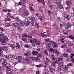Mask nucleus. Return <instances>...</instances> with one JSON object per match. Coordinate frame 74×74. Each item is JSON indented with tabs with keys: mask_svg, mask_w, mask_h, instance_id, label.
Here are the masks:
<instances>
[{
	"mask_svg": "<svg viewBox=\"0 0 74 74\" xmlns=\"http://www.w3.org/2000/svg\"><path fill=\"white\" fill-rule=\"evenodd\" d=\"M69 38H70V39H71V40H74V36L72 35H70L69 36Z\"/></svg>",
	"mask_w": 74,
	"mask_h": 74,
	"instance_id": "nucleus-20",
	"label": "nucleus"
},
{
	"mask_svg": "<svg viewBox=\"0 0 74 74\" xmlns=\"http://www.w3.org/2000/svg\"><path fill=\"white\" fill-rule=\"evenodd\" d=\"M6 70L8 71H11V69L9 67L6 68Z\"/></svg>",
	"mask_w": 74,
	"mask_h": 74,
	"instance_id": "nucleus-23",
	"label": "nucleus"
},
{
	"mask_svg": "<svg viewBox=\"0 0 74 74\" xmlns=\"http://www.w3.org/2000/svg\"><path fill=\"white\" fill-rule=\"evenodd\" d=\"M63 34H65V35H67V34H68V32H67V31H64L63 32Z\"/></svg>",
	"mask_w": 74,
	"mask_h": 74,
	"instance_id": "nucleus-25",
	"label": "nucleus"
},
{
	"mask_svg": "<svg viewBox=\"0 0 74 74\" xmlns=\"http://www.w3.org/2000/svg\"><path fill=\"white\" fill-rule=\"evenodd\" d=\"M64 27L66 29H68L69 27L66 25H65Z\"/></svg>",
	"mask_w": 74,
	"mask_h": 74,
	"instance_id": "nucleus-40",
	"label": "nucleus"
},
{
	"mask_svg": "<svg viewBox=\"0 0 74 74\" xmlns=\"http://www.w3.org/2000/svg\"><path fill=\"white\" fill-rule=\"evenodd\" d=\"M23 15L24 16H27L29 15V12L27 11H25L24 13H23Z\"/></svg>",
	"mask_w": 74,
	"mask_h": 74,
	"instance_id": "nucleus-10",
	"label": "nucleus"
},
{
	"mask_svg": "<svg viewBox=\"0 0 74 74\" xmlns=\"http://www.w3.org/2000/svg\"><path fill=\"white\" fill-rule=\"evenodd\" d=\"M22 59V57L20 56L17 57L15 59V60L17 62H19V63H21V61Z\"/></svg>",
	"mask_w": 74,
	"mask_h": 74,
	"instance_id": "nucleus-5",
	"label": "nucleus"
},
{
	"mask_svg": "<svg viewBox=\"0 0 74 74\" xmlns=\"http://www.w3.org/2000/svg\"><path fill=\"white\" fill-rule=\"evenodd\" d=\"M66 43H64L63 45H62L60 47L62 48H66L67 47V45H66Z\"/></svg>",
	"mask_w": 74,
	"mask_h": 74,
	"instance_id": "nucleus-12",
	"label": "nucleus"
},
{
	"mask_svg": "<svg viewBox=\"0 0 74 74\" xmlns=\"http://www.w3.org/2000/svg\"><path fill=\"white\" fill-rule=\"evenodd\" d=\"M63 55L64 56V57H65L67 59H69V57L68 56V54L67 53H64L63 54Z\"/></svg>",
	"mask_w": 74,
	"mask_h": 74,
	"instance_id": "nucleus-13",
	"label": "nucleus"
},
{
	"mask_svg": "<svg viewBox=\"0 0 74 74\" xmlns=\"http://www.w3.org/2000/svg\"><path fill=\"white\" fill-rule=\"evenodd\" d=\"M52 59L53 60V61H55V60H56L57 59V58H55V57H54V58H52Z\"/></svg>",
	"mask_w": 74,
	"mask_h": 74,
	"instance_id": "nucleus-37",
	"label": "nucleus"
},
{
	"mask_svg": "<svg viewBox=\"0 0 74 74\" xmlns=\"http://www.w3.org/2000/svg\"><path fill=\"white\" fill-rule=\"evenodd\" d=\"M29 8L32 11H34V9L32 7H29Z\"/></svg>",
	"mask_w": 74,
	"mask_h": 74,
	"instance_id": "nucleus-50",
	"label": "nucleus"
},
{
	"mask_svg": "<svg viewBox=\"0 0 74 74\" xmlns=\"http://www.w3.org/2000/svg\"><path fill=\"white\" fill-rule=\"evenodd\" d=\"M25 47L26 48H30V45H25Z\"/></svg>",
	"mask_w": 74,
	"mask_h": 74,
	"instance_id": "nucleus-39",
	"label": "nucleus"
},
{
	"mask_svg": "<svg viewBox=\"0 0 74 74\" xmlns=\"http://www.w3.org/2000/svg\"><path fill=\"white\" fill-rule=\"evenodd\" d=\"M51 40V39H49V38H48L46 39V41L47 42H50Z\"/></svg>",
	"mask_w": 74,
	"mask_h": 74,
	"instance_id": "nucleus-36",
	"label": "nucleus"
},
{
	"mask_svg": "<svg viewBox=\"0 0 74 74\" xmlns=\"http://www.w3.org/2000/svg\"><path fill=\"white\" fill-rule=\"evenodd\" d=\"M29 57H26L25 59L26 62H27V63H29L30 62V61L29 60Z\"/></svg>",
	"mask_w": 74,
	"mask_h": 74,
	"instance_id": "nucleus-8",
	"label": "nucleus"
},
{
	"mask_svg": "<svg viewBox=\"0 0 74 74\" xmlns=\"http://www.w3.org/2000/svg\"><path fill=\"white\" fill-rule=\"evenodd\" d=\"M48 48H50V47H51V43H48Z\"/></svg>",
	"mask_w": 74,
	"mask_h": 74,
	"instance_id": "nucleus-61",
	"label": "nucleus"
},
{
	"mask_svg": "<svg viewBox=\"0 0 74 74\" xmlns=\"http://www.w3.org/2000/svg\"><path fill=\"white\" fill-rule=\"evenodd\" d=\"M32 33H36V30H32Z\"/></svg>",
	"mask_w": 74,
	"mask_h": 74,
	"instance_id": "nucleus-62",
	"label": "nucleus"
},
{
	"mask_svg": "<svg viewBox=\"0 0 74 74\" xmlns=\"http://www.w3.org/2000/svg\"><path fill=\"white\" fill-rule=\"evenodd\" d=\"M62 67L64 70H67V67L66 66H64L63 65V63H61L60 64V66L58 67V69L59 71L61 70V68Z\"/></svg>",
	"mask_w": 74,
	"mask_h": 74,
	"instance_id": "nucleus-2",
	"label": "nucleus"
},
{
	"mask_svg": "<svg viewBox=\"0 0 74 74\" xmlns=\"http://www.w3.org/2000/svg\"><path fill=\"white\" fill-rule=\"evenodd\" d=\"M18 31L19 32H22V29H21V28H20V29H18Z\"/></svg>",
	"mask_w": 74,
	"mask_h": 74,
	"instance_id": "nucleus-63",
	"label": "nucleus"
},
{
	"mask_svg": "<svg viewBox=\"0 0 74 74\" xmlns=\"http://www.w3.org/2000/svg\"><path fill=\"white\" fill-rule=\"evenodd\" d=\"M10 26H11V22H9L8 23H6L5 24V27H9Z\"/></svg>",
	"mask_w": 74,
	"mask_h": 74,
	"instance_id": "nucleus-16",
	"label": "nucleus"
},
{
	"mask_svg": "<svg viewBox=\"0 0 74 74\" xmlns=\"http://www.w3.org/2000/svg\"><path fill=\"white\" fill-rule=\"evenodd\" d=\"M43 52L46 55H48V52H47V51L45 50H44L43 51Z\"/></svg>",
	"mask_w": 74,
	"mask_h": 74,
	"instance_id": "nucleus-29",
	"label": "nucleus"
},
{
	"mask_svg": "<svg viewBox=\"0 0 74 74\" xmlns=\"http://www.w3.org/2000/svg\"><path fill=\"white\" fill-rule=\"evenodd\" d=\"M51 42L52 44V47L53 48H55V47H58V45L55 42H53V41H51Z\"/></svg>",
	"mask_w": 74,
	"mask_h": 74,
	"instance_id": "nucleus-7",
	"label": "nucleus"
},
{
	"mask_svg": "<svg viewBox=\"0 0 74 74\" xmlns=\"http://www.w3.org/2000/svg\"><path fill=\"white\" fill-rule=\"evenodd\" d=\"M20 45H17L16 46V47L17 49H19V48H20Z\"/></svg>",
	"mask_w": 74,
	"mask_h": 74,
	"instance_id": "nucleus-31",
	"label": "nucleus"
},
{
	"mask_svg": "<svg viewBox=\"0 0 74 74\" xmlns=\"http://www.w3.org/2000/svg\"><path fill=\"white\" fill-rule=\"evenodd\" d=\"M22 40L23 41H26V39L24 38H22Z\"/></svg>",
	"mask_w": 74,
	"mask_h": 74,
	"instance_id": "nucleus-56",
	"label": "nucleus"
},
{
	"mask_svg": "<svg viewBox=\"0 0 74 74\" xmlns=\"http://www.w3.org/2000/svg\"><path fill=\"white\" fill-rule=\"evenodd\" d=\"M63 25L62 24H60V28L62 29H63Z\"/></svg>",
	"mask_w": 74,
	"mask_h": 74,
	"instance_id": "nucleus-45",
	"label": "nucleus"
},
{
	"mask_svg": "<svg viewBox=\"0 0 74 74\" xmlns=\"http://www.w3.org/2000/svg\"><path fill=\"white\" fill-rule=\"evenodd\" d=\"M71 62L74 63V58H72L71 60Z\"/></svg>",
	"mask_w": 74,
	"mask_h": 74,
	"instance_id": "nucleus-60",
	"label": "nucleus"
},
{
	"mask_svg": "<svg viewBox=\"0 0 74 74\" xmlns=\"http://www.w3.org/2000/svg\"><path fill=\"white\" fill-rule=\"evenodd\" d=\"M9 56H9V55H7V56H5V58H7V59H9Z\"/></svg>",
	"mask_w": 74,
	"mask_h": 74,
	"instance_id": "nucleus-54",
	"label": "nucleus"
},
{
	"mask_svg": "<svg viewBox=\"0 0 74 74\" xmlns=\"http://www.w3.org/2000/svg\"><path fill=\"white\" fill-rule=\"evenodd\" d=\"M66 4H67V5L69 7H70V5H72V4L71 3V2L70 1H67L66 2Z\"/></svg>",
	"mask_w": 74,
	"mask_h": 74,
	"instance_id": "nucleus-9",
	"label": "nucleus"
},
{
	"mask_svg": "<svg viewBox=\"0 0 74 74\" xmlns=\"http://www.w3.org/2000/svg\"><path fill=\"white\" fill-rule=\"evenodd\" d=\"M33 42L34 43H36V42H37V39H35L33 41Z\"/></svg>",
	"mask_w": 74,
	"mask_h": 74,
	"instance_id": "nucleus-44",
	"label": "nucleus"
},
{
	"mask_svg": "<svg viewBox=\"0 0 74 74\" xmlns=\"http://www.w3.org/2000/svg\"><path fill=\"white\" fill-rule=\"evenodd\" d=\"M44 63L46 65H48V62L45 61Z\"/></svg>",
	"mask_w": 74,
	"mask_h": 74,
	"instance_id": "nucleus-59",
	"label": "nucleus"
},
{
	"mask_svg": "<svg viewBox=\"0 0 74 74\" xmlns=\"http://www.w3.org/2000/svg\"><path fill=\"white\" fill-rule=\"evenodd\" d=\"M35 60L36 62H40V60L38 57L35 58Z\"/></svg>",
	"mask_w": 74,
	"mask_h": 74,
	"instance_id": "nucleus-21",
	"label": "nucleus"
},
{
	"mask_svg": "<svg viewBox=\"0 0 74 74\" xmlns=\"http://www.w3.org/2000/svg\"><path fill=\"white\" fill-rule=\"evenodd\" d=\"M58 8H60V9H62L63 8V6H62V5H58L57 6Z\"/></svg>",
	"mask_w": 74,
	"mask_h": 74,
	"instance_id": "nucleus-19",
	"label": "nucleus"
},
{
	"mask_svg": "<svg viewBox=\"0 0 74 74\" xmlns=\"http://www.w3.org/2000/svg\"><path fill=\"white\" fill-rule=\"evenodd\" d=\"M49 51H51V52H53V53H55V51L53 48H51L49 49Z\"/></svg>",
	"mask_w": 74,
	"mask_h": 74,
	"instance_id": "nucleus-17",
	"label": "nucleus"
},
{
	"mask_svg": "<svg viewBox=\"0 0 74 74\" xmlns=\"http://www.w3.org/2000/svg\"><path fill=\"white\" fill-rule=\"evenodd\" d=\"M73 65V63H70L68 64L67 65L68 66H72Z\"/></svg>",
	"mask_w": 74,
	"mask_h": 74,
	"instance_id": "nucleus-32",
	"label": "nucleus"
},
{
	"mask_svg": "<svg viewBox=\"0 0 74 74\" xmlns=\"http://www.w3.org/2000/svg\"><path fill=\"white\" fill-rule=\"evenodd\" d=\"M38 53V52L36 51H33L32 52V54H33V55H37Z\"/></svg>",
	"mask_w": 74,
	"mask_h": 74,
	"instance_id": "nucleus-14",
	"label": "nucleus"
},
{
	"mask_svg": "<svg viewBox=\"0 0 74 74\" xmlns=\"http://www.w3.org/2000/svg\"><path fill=\"white\" fill-rule=\"evenodd\" d=\"M0 35L2 38L1 40V43H2L3 45H5V40L8 41V39L7 36H4V34H3L2 32H1L0 33Z\"/></svg>",
	"mask_w": 74,
	"mask_h": 74,
	"instance_id": "nucleus-1",
	"label": "nucleus"
},
{
	"mask_svg": "<svg viewBox=\"0 0 74 74\" xmlns=\"http://www.w3.org/2000/svg\"><path fill=\"white\" fill-rule=\"evenodd\" d=\"M17 29H21V26L20 25H18L17 27Z\"/></svg>",
	"mask_w": 74,
	"mask_h": 74,
	"instance_id": "nucleus-35",
	"label": "nucleus"
},
{
	"mask_svg": "<svg viewBox=\"0 0 74 74\" xmlns=\"http://www.w3.org/2000/svg\"><path fill=\"white\" fill-rule=\"evenodd\" d=\"M18 5H22V2H19L18 3Z\"/></svg>",
	"mask_w": 74,
	"mask_h": 74,
	"instance_id": "nucleus-58",
	"label": "nucleus"
},
{
	"mask_svg": "<svg viewBox=\"0 0 74 74\" xmlns=\"http://www.w3.org/2000/svg\"><path fill=\"white\" fill-rule=\"evenodd\" d=\"M66 52H67V53H71V51H70V49H67L66 50Z\"/></svg>",
	"mask_w": 74,
	"mask_h": 74,
	"instance_id": "nucleus-34",
	"label": "nucleus"
},
{
	"mask_svg": "<svg viewBox=\"0 0 74 74\" xmlns=\"http://www.w3.org/2000/svg\"><path fill=\"white\" fill-rule=\"evenodd\" d=\"M11 72H9V71H6V74H10Z\"/></svg>",
	"mask_w": 74,
	"mask_h": 74,
	"instance_id": "nucleus-64",
	"label": "nucleus"
},
{
	"mask_svg": "<svg viewBox=\"0 0 74 74\" xmlns=\"http://www.w3.org/2000/svg\"><path fill=\"white\" fill-rule=\"evenodd\" d=\"M38 18L41 21H44V18L43 16H38Z\"/></svg>",
	"mask_w": 74,
	"mask_h": 74,
	"instance_id": "nucleus-11",
	"label": "nucleus"
},
{
	"mask_svg": "<svg viewBox=\"0 0 74 74\" xmlns=\"http://www.w3.org/2000/svg\"><path fill=\"white\" fill-rule=\"evenodd\" d=\"M41 3L42 4H43L44 5H45V2H44V0H42Z\"/></svg>",
	"mask_w": 74,
	"mask_h": 74,
	"instance_id": "nucleus-47",
	"label": "nucleus"
},
{
	"mask_svg": "<svg viewBox=\"0 0 74 74\" xmlns=\"http://www.w3.org/2000/svg\"><path fill=\"white\" fill-rule=\"evenodd\" d=\"M46 59L47 61H48V62H51L50 61V59H49L46 58Z\"/></svg>",
	"mask_w": 74,
	"mask_h": 74,
	"instance_id": "nucleus-55",
	"label": "nucleus"
},
{
	"mask_svg": "<svg viewBox=\"0 0 74 74\" xmlns=\"http://www.w3.org/2000/svg\"><path fill=\"white\" fill-rule=\"evenodd\" d=\"M0 70H4V68H3L2 66H0Z\"/></svg>",
	"mask_w": 74,
	"mask_h": 74,
	"instance_id": "nucleus-57",
	"label": "nucleus"
},
{
	"mask_svg": "<svg viewBox=\"0 0 74 74\" xmlns=\"http://www.w3.org/2000/svg\"><path fill=\"white\" fill-rule=\"evenodd\" d=\"M42 56V55L41 54H39L38 55V58H41Z\"/></svg>",
	"mask_w": 74,
	"mask_h": 74,
	"instance_id": "nucleus-52",
	"label": "nucleus"
},
{
	"mask_svg": "<svg viewBox=\"0 0 74 74\" xmlns=\"http://www.w3.org/2000/svg\"><path fill=\"white\" fill-rule=\"evenodd\" d=\"M60 41L62 42V43H63L64 42H65V40H64V38H60Z\"/></svg>",
	"mask_w": 74,
	"mask_h": 74,
	"instance_id": "nucleus-22",
	"label": "nucleus"
},
{
	"mask_svg": "<svg viewBox=\"0 0 74 74\" xmlns=\"http://www.w3.org/2000/svg\"><path fill=\"white\" fill-rule=\"evenodd\" d=\"M1 62L2 63V65L3 67H5L7 64V62L4 59H2L1 60Z\"/></svg>",
	"mask_w": 74,
	"mask_h": 74,
	"instance_id": "nucleus-4",
	"label": "nucleus"
},
{
	"mask_svg": "<svg viewBox=\"0 0 74 74\" xmlns=\"http://www.w3.org/2000/svg\"><path fill=\"white\" fill-rule=\"evenodd\" d=\"M66 25L69 27H70L71 26V24L70 23H68Z\"/></svg>",
	"mask_w": 74,
	"mask_h": 74,
	"instance_id": "nucleus-30",
	"label": "nucleus"
},
{
	"mask_svg": "<svg viewBox=\"0 0 74 74\" xmlns=\"http://www.w3.org/2000/svg\"><path fill=\"white\" fill-rule=\"evenodd\" d=\"M18 23H11V25H13L14 27H16V26H17L18 25Z\"/></svg>",
	"mask_w": 74,
	"mask_h": 74,
	"instance_id": "nucleus-18",
	"label": "nucleus"
},
{
	"mask_svg": "<svg viewBox=\"0 0 74 74\" xmlns=\"http://www.w3.org/2000/svg\"><path fill=\"white\" fill-rule=\"evenodd\" d=\"M48 34H49V33H47L45 34H44V36H48Z\"/></svg>",
	"mask_w": 74,
	"mask_h": 74,
	"instance_id": "nucleus-51",
	"label": "nucleus"
},
{
	"mask_svg": "<svg viewBox=\"0 0 74 74\" xmlns=\"http://www.w3.org/2000/svg\"><path fill=\"white\" fill-rule=\"evenodd\" d=\"M71 18V16H70V15H68L67 17H66V19H67V20H70V19Z\"/></svg>",
	"mask_w": 74,
	"mask_h": 74,
	"instance_id": "nucleus-26",
	"label": "nucleus"
},
{
	"mask_svg": "<svg viewBox=\"0 0 74 74\" xmlns=\"http://www.w3.org/2000/svg\"><path fill=\"white\" fill-rule=\"evenodd\" d=\"M10 58H15V55H13L12 54H11L10 55Z\"/></svg>",
	"mask_w": 74,
	"mask_h": 74,
	"instance_id": "nucleus-42",
	"label": "nucleus"
},
{
	"mask_svg": "<svg viewBox=\"0 0 74 74\" xmlns=\"http://www.w3.org/2000/svg\"><path fill=\"white\" fill-rule=\"evenodd\" d=\"M74 56V54H73L71 53L70 57V58H73V56Z\"/></svg>",
	"mask_w": 74,
	"mask_h": 74,
	"instance_id": "nucleus-46",
	"label": "nucleus"
},
{
	"mask_svg": "<svg viewBox=\"0 0 74 74\" xmlns=\"http://www.w3.org/2000/svg\"><path fill=\"white\" fill-rule=\"evenodd\" d=\"M23 37H27L28 36L26 35V34H23L22 35Z\"/></svg>",
	"mask_w": 74,
	"mask_h": 74,
	"instance_id": "nucleus-48",
	"label": "nucleus"
},
{
	"mask_svg": "<svg viewBox=\"0 0 74 74\" xmlns=\"http://www.w3.org/2000/svg\"><path fill=\"white\" fill-rule=\"evenodd\" d=\"M10 47L12 48V49H14L15 48V46L13 45H10Z\"/></svg>",
	"mask_w": 74,
	"mask_h": 74,
	"instance_id": "nucleus-28",
	"label": "nucleus"
},
{
	"mask_svg": "<svg viewBox=\"0 0 74 74\" xmlns=\"http://www.w3.org/2000/svg\"><path fill=\"white\" fill-rule=\"evenodd\" d=\"M9 18H10L11 19H14L15 17L14 16H10V17H9Z\"/></svg>",
	"mask_w": 74,
	"mask_h": 74,
	"instance_id": "nucleus-41",
	"label": "nucleus"
},
{
	"mask_svg": "<svg viewBox=\"0 0 74 74\" xmlns=\"http://www.w3.org/2000/svg\"><path fill=\"white\" fill-rule=\"evenodd\" d=\"M49 69L51 72L53 71H55V69H53L51 67H49Z\"/></svg>",
	"mask_w": 74,
	"mask_h": 74,
	"instance_id": "nucleus-24",
	"label": "nucleus"
},
{
	"mask_svg": "<svg viewBox=\"0 0 74 74\" xmlns=\"http://www.w3.org/2000/svg\"><path fill=\"white\" fill-rule=\"evenodd\" d=\"M55 52L56 53V54L57 55H59V54H60V53L59 52V51H55Z\"/></svg>",
	"mask_w": 74,
	"mask_h": 74,
	"instance_id": "nucleus-43",
	"label": "nucleus"
},
{
	"mask_svg": "<svg viewBox=\"0 0 74 74\" xmlns=\"http://www.w3.org/2000/svg\"><path fill=\"white\" fill-rule=\"evenodd\" d=\"M30 58L31 59V60H35V58L33 57H30Z\"/></svg>",
	"mask_w": 74,
	"mask_h": 74,
	"instance_id": "nucleus-33",
	"label": "nucleus"
},
{
	"mask_svg": "<svg viewBox=\"0 0 74 74\" xmlns=\"http://www.w3.org/2000/svg\"><path fill=\"white\" fill-rule=\"evenodd\" d=\"M25 3H26V1L23 0L22 1V4H25Z\"/></svg>",
	"mask_w": 74,
	"mask_h": 74,
	"instance_id": "nucleus-38",
	"label": "nucleus"
},
{
	"mask_svg": "<svg viewBox=\"0 0 74 74\" xmlns=\"http://www.w3.org/2000/svg\"><path fill=\"white\" fill-rule=\"evenodd\" d=\"M30 23H31L32 25H34V21H31V22H30Z\"/></svg>",
	"mask_w": 74,
	"mask_h": 74,
	"instance_id": "nucleus-49",
	"label": "nucleus"
},
{
	"mask_svg": "<svg viewBox=\"0 0 74 74\" xmlns=\"http://www.w3.org/2000/svg\"><path fill=\"white\" fill-rule=\"evenodd\" d=\"M30 21H28L26 23V24H27V25L29 26V25H30Z\"/></svg>",
	"mask_w": 74,
	"mask_h": 74,
	"instance_id": "nucleus-53",
	"label": "nucleus"
},
{
	"mask_svg": "<svg viewBox=\"0 0 74 74\" xmlns=\"http://www.w3.org/2000/svg\"><path fill=\"white\" fill-rule=\"evenodd\" d=\"M57 60L58 61V62L59 61H62L63 60V58H57Z\"/></svg>",
	"mask_w": 74,
	"mask_h": 74,
	"instance_id": "nucleus-27",
	"label": "nucleus"
},
{
	"mask_svg": "<svg viewBox=\"0 0 74 74\" xmlns=\"http://www.w3.org/2000/svg\"><path fill=\"white\" fill-rule=\"evenodd\" d=\"M8 49L7 46H4L3 47H0V56H3V50H6Z\"/></svg>",
	"mask_w": 74,
	"mask_h": 74,
	"instance_id": "nucleus-3",
	"label": "nucleus"
},
{
	"mask_svg": "<svg viewBox=\"0 0 74 74\" xmlns=\"http://www.w3.org/2000/svg\"><path fill=\"white\" fill-rule=\"evenodd\" d=\"M24 55L25 56H30V53L29 52L25 53L24 54Z\"/></svg>",
	"mask_w": 74,
	"mask_h": 74,
	"instance_id": "nucleus-15",
	"label": "nucleus"
},
{
	"mask_svg": "<svg viewBox=\"0 0 74 74\" xmlns=\"http://www.w3.org/2000/svg\"><path fill=\"white\" fill-rule=\"evenodd\" d=\"M58 62H59V61L58 60V59H57L56 60L53 62V64L51 65V66L55 67H56V66L55 65L58 64Z\"/></svg>",
	"mask_w": 74,
	"mask_h": 74,
	"instance_id": "nucleus-6",
	"label": "nucleus"
}]
</instances>
